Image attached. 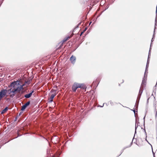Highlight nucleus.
Returning <instances> with one entry per match:
<instances>
[{"mask_svg":"<svg viewBox=\"0 0 157 157\" xmlns=\"http://www.w3.org/2000/svg\"><path fill=\"white\" fill-rule=\"evenodd\" d=\"M19 82L17 81L16 82H12L10 86H9V87H11L10 88H12L13 89H17V90H18V93H20L21 90L23 89V86L24 85H21L20 86H19Z\"/></svg>","mask_w":157,"mask_h":157,"instance_id":"1","label":"nucleus"},{"mask_svg":"<svg viewBox=\"0 0 157 157\" xmlns=\"http://www.w3.org/2000/svg\"><path fill=\"white\" fill-rule=\"evenodd\" d=\"M78 88L85 89L86 88V86L83 83H79L76 82L74 83L72 87L73 91L75 92Z\"/></svg>","mask_w":157,"mask_h":157,"instance_id":"2","label":"nucleus"},{"mask_svg":"<svg viewBox=\"0 0 157 157\" xmlns=\"http://www.w3.org/2000/svg\"><path fill=\"white\" fill-rule=\"evenodd\" d=\"M17 89H13L12 88H10L8 90H6V93L10 95V96L12 98H13L16 94V92H18V90H17Z\"/></svg>","mask_w":157,"mask_h":157,"instance_id":"3","label":"nucleus"},{"mask_svg":"<svg viewBox=\"0 0 157 157\" xmlns=\"http://www.w3.org/2000/svg\"><path fill=\"white\" fill-rule=\"evenodd\" d=\"M144 84V79H143L140 88L139 90L138 96L137 97V101H136V103H137L138 104L139 103V100L140 98L141 94L143 93V88H142V86H143Z\"/></svg>","mask_w":157,"mask_h":157,"instance_id":"4","label":"nucleus"},{"mask_svg":"<svg viewBox=\"0 0 157 157\" xmlns=\"http://www.w3.org/2000/svg\"><path fill=\"white\" fill-rule=\"evenodd\" d=\"M6 94V89H3L0 91V101Z\"/></svg>","mask_w":157,"mask_h":157,"instance_id":"5","label":"nucleus"},{"mask_svg":"<svg viewBox=\"0 0 157 157\" xmlns=\"http://www.w3.org/2000/svg\"><path fill=\"white\" fill-rule=\"evenodd\" d=\"M76 60V57L73 55H72L70 59V60L71 63L73 64H74L75 63Z\"/></svg>","mask_w":157,"mask_h":157,"instance_id":"6","label":"nucleus"},{"mask_svg":"<svg viewBox=\"0 0 157 157\" xmlns=\"http://www.w3.org/2000/svg\"><path fill=\"white\" fill-rule=\"evenodd\" d=\"M51 92L53 93V94L51 95L50 97V99L52 100L56 94V91L55 90H52L51 91Z\"/></svg>","mask_w":157,"mask_h":157,"instance_id":"7","label":"nucleus"},{"mask_svg":"<svg viewBox=\"0 0 157 157\" xmlns=\"http://www.w3.org/2000/svg\"><path fill=\"white\" fill-rule=\"evenodd\" d=\"M30 101H29L26 102L25 104L22 106L21 110L22 111L24 110L26 107L30 104Z\"/></svg>","mask_w":157,"mask_h":157,"instance_id":"8","label":"nucleus"},{"mask_svg":"<svg viewBox=\"0 0 157 157\" xmlns=\"http://www.w3.org/2000/svg\"><path fill=\"white\" fill-rule=\"evenodd\" d=\"M31 96H32V95H31V93H29V94H26L24 96V97L25 98H29Z\"/></svg>","mask_w":157,"mask_h":157,"instance_id":"9","label":"nucleus"},{"mask_svg":"<svg viewBox=\"0 0 157 157\" xmlns=\"http://www.w3.org/2000/svg\"><path fill=\"white\" fill-rule=\"evenodd\" d=\"M70 38V37L68 36L67 37L65 38L63 40V42H65L67 41V40H69Z\"/></svg>","mask_w":157,"mask_h":157,"instance_id":"10","label":"nucleus"},{"mask_svg":"<svg viewBox=\"0 0 157 157\" xmlns=\"http://www.w3.org/2000/svg\"><path fill=\"white\" fill-rule=\"evenodd\" d=\"M157 18H155V28H154V33L155 32V29H156V26L157 25Z\"/></svg>","mask_w":157,"mask_h":157,"instance_id":"11","label":"nucleus"},{"mask_svg":"<svg viewBox=\"0 0 157 157\" xmlns=\"http://www.w3.org/2000/svg\"><path fill=\"white\" fill-rule=\"evenodd\" d=\"M7 110V108H6L4 109H3L2 112V113H5Z\"/></svg>","mask_w":157,"mask_h":157,"instance_id":"12","label":"nucleus"},{"mask_svg":"<svg viewBox=\"0 0 157 157\" xmlns=\"http://www.w3.org/2000/svg\"><path fill=\"white\" fill-rule=\"evenodd\" d=\"M149 58H148V59H147V65H146V68H147L148 67V65L149 63Z\"/></svg>","mask_w":157,"mask_h":157,"instance_id":"13","label":"nucleus"},{"mask_svg":"<svg viewBox=\"0 0 157 157\" xmlns=\"http://www.w3.org/2000/svg\"><path fill=\"white\" fill-rule=\"evenodd\" d=\"M109 103L111 105H113V102L111 101H109Z\"/></svg>","mask_w":157,"mask_h":157,"instance_id":"14","label":"nucleus"},{"mask_svg":"<svg viewBox=\"0 0 157 157\" xmlns=\"http://www.w3.org/2000/svg\"><path fill=\"white\" fill-rule=\"evenodd\" d=\"M151 44L150 47H151ZM150 49H151V48H150V50H149V55H148V58H149V57L150 53L151 52Z\"/></svg>","mask_w":157,"mask_h":157,"instance_id":"15","label":"nucleus"},{"mask_svg":"<svg viewBox=\"0 0 157 157\" xmlns=\"http://www.w3.org/2000/svg\"><path fill=\"white\" fill-rule=\"evenodd\" d=\"M137 127V126H136V125H135V134L136 133V128Z\"/></svg>","mask_w":157,"mask_h":157,"instance_id":"16","label":"nucleus"},{"mask_svg":"<svg viewBox=\"0 0 157 157\" xmlns=\"http://www.w3.org/2000/svg\"><path fill=\"white\" fill-rule=\"evenodd\" d=\"M87 28H85V29H84V31L83 32H85L87 30Z\"/></svg>","mask_w":157,"mask_h":157,"instance_id":"17","label":"nucleus"},{"mask_svg":"<svg viewBox=\"0 0 157 157\" xmlns=\"http://www.w3.org/2000/svg\"><path fill=\"white\" fill-rule=\"evenodd\" d=\"M33 92H34V90H33L31 91V92L30 93H31V95H32V94L33 93Z\"/></svg>","mask_w":157,"mask_h":157,"instance_id":"18","label":"nucleus"},{"mask_svg":"<svg viewBox=\"0 0 157 157\" xmlns=\"http://www.w3.org/2000/svg\"><path fill=\"white\" fill-rule=\"evenodd\" d=\"M22 113V112H20L19 114V116H20Z\"/></svg>","mask_w":157,"mask_h":157,"instance_id":"19","label":"nucleus"},{"mask_svg":"<svg viewBox=\"0 0 157 157\" xmlns=\"http://www.w3.org/2000/svg\"><path fill=\"white\" fill-rule=\"evenodd\" d=\"M83 33H84V32H82L81 33V34H80V36H81L82 35V34Z\"/></svg>","mask_w":157,"mask_h":157,"instance_id":"20","label":"nucleus"},{"mask_svg":"<svg viewBox=\"0 0 157 157\" xmlns=\"http://www.w3.org/2000/svg\"><path fill=\"white\" fill-rule=\"evenodd\" d=\"M53 101V99L52 100V99H51V100L49 101V102H52Z\"/></svg>","mask_w":157,"mask_h":157,"instance_id":"21","label":"nucleus"},{"mask_svg":"<svg viewBox=\"0 0 157 157\" xmlns=\"http://www.w3.org/2000/svg\"><path fill=\"white\" fill-rule=\"evenodd\" d=\"M153 37H154V36H153V38H152V39L151 40V41H152L154 40V39H153Z\"/></svg>","mask_w":157,"mask_h":157,"instance_id":"22","label":"nucleus"},{"mask_svg":"<svg viewBox=\"0 0 157 157\" xmlns=\"http://www.w3.org/2000/svg\"><path fill=\"white\" fill-rule=\"evenodd\" d=\"M133 111L134 112V113H135V110L134 109L133 110Z\"/></svg>","mask_w":157,"mask_h":157,"instance_id":"23","label":"nucleus"},{"mask_svg":"<svg viewBox=\"0 0 157 157\" xmlns=\"http://www.w3.org/2000/svg\"><path fill=\"white\" fill-rule=\"evenodd\" d=\"M105 104V103H104V104H103V105H102H102H101V106H100V107H103V106Z\"/></svg>","mask_w":157,"mask_h":157,"instance_id":"24","label":"nucleus"},{"mask_svg":"<svg viewBox=\"0 0 157 157\" xmlns=\"http://www.w3.org/2000/svg\"><path fill=\"white\" fill-rule=\"evenodd\" d=\"M155 18H157V12H156V15Z\"/></svg>","mask_w":157,"mask_h":157,"instance_id":"25","label":"nucleus"},{"mask_svg":"<svg viewBox=\"0 0 157 157\" xmlns=\"http://www.w3.org/2000/svg\"><path fill=\"white\" fill-rule=\"evenodd\" d=\"M17 117H16L14 120V121H16L17 120Z\"/></svg>","mask_w":157,"mask_h":157,"instance_id":"26","label":"nucleus"},{"mask_svg":"<svg viewBox=\"0 0 157 157\" xmlns=\"http://www.w3.org/2000/svg\"><path fill=\"white\" fill-rule=\"evenodd\" d=\"M149 98H148V99H147V103H148V100L149 99Z\"/></svg>","mask_w":157,"mask_h":157,"instance_id":"27","label":"nucleus"},{"mask_svg":"<svg viewBox=\"0 0 157 157\" xmlns=\"http://www.w3.org/2000/svg\"><path fill=\"white\" fill-rule=\"evenodd\" d=\"M145 116H144V122H145Z\"/></svg>","mask_w":157,"mask_h":157,"instance_id":"28","label":"nucleus"},{"mask_svg":"<svg viewBox=\"0 0 157 157\" xmlns=\"http://www.w3.org/2000/svg\"><path fill=\"white\" fill-rule=\"evenodd\" d=\"M61 154V152H60V153H59V155H60V154Z\"/></svg>","mask_w":157,"mask_h":157,"instance_id":"29","label":"nucleus"},{"mask_svg":"<svg viewBox=\"0 0 157 157\" xmlns=\"http://www.w3.org/2000/svg\"><path fill=\"white\" fill-rule=\"evenodd\" d=\"M145 134H146V135H147V133H146V131H145ZM147 137V136H146V137Z\"/></svg>","mask_w":157,"mask_h":157,"instance_id":"30","label":"nucleus"},{"mask_svg":"<svg viewBox=\"0 0 157 157\" xmlns=\"http://www.w3.org/2000/svg\"><path fill=\"white\" fill-rule=\"evenodd\" d=\"M104 2V1H101V3L102 2Z\"/></svg>","mask_w":157,"mask_h":157,"instance_id":"31","label":"nucleus"},{"mask_svg":"<svg viewBox=\"0 0 157 157\" xmlns=\"http://www.w3.org/2000/svg\"><path fill=\"white\" fill-rule=\"evenodd\" d=\"M91 22H90V24H89V25H90V24H91Z\"/></svg>","mask_w":157,"mask_h":157,"instance_id":"32","label":"nucleus"},{"mask_svg":"<svg viewBox=\"0 0 157 157\" xmlns=\"http://www.w3.org/2000/svg\"><path fill=\"white\" fill-rule=\"evenodd\" d=\"M145 75H146V74H145H145H144V77L145 76Z\"/></svg>","mask_w":157,"mask_h":157,"instance_id":"33","label":"nucleus"},{"mask_svg":"<svg viewBox=\"0 0 157 157\" xmlns=\"http://www.w3.org/2000/svg\"><path fill=\"white\" fill-rule=\"evenodd\" d=\"M145 140H146V141L147 142V139H146Z\"/></svg>","mask_w":157,"mask_h":157,"instance_id":"34","label":"nucleus"},{"mask_svg":"<svg viewBox=\"0 0 157 157\" xmlns=\"http://www.w3.org/2000/svg\"><path fill=\"white\" fill-rule=\"evenodd\" d=\"M147 70V68H146V71H145V72H146V70Z\"/></svg>","mask_w":157,"mask_h":157,"instance_id":"35","label":"nucleus"},{"mask_svg":"<svg viewBox=\"0 0 157 157\" xmlns=\"http://www.w3.org/2000/svg\"><path fill=\"white\" fill-rule=\"evenodd\" d=\"M26 82V83H27V82Z\"/></svg>","mask_w":157,"mask_h":157,"instance_id":"36","label":"nucleus"},{"mask_svg":"<svg viewBox=\"0 0 157 157\" xmlns=\"http://www.w3.org/2000/svg\"><path fill=\"white\" fill-rule=\"evenodd\" d=\"M55 157V156H53V157Z\"/></svg>","mask_w":157,"mask_h":157,"instance_id":"37","label":"nucleus"},{"mask_svg":"<svg viewBox=\"0 0 157 157\" xmlns=\"http://www.w3.org/2000/svg\"><path fill=\"white\" fill-rule=\"evenodd\" d=\"M58 157H59V156H58Z\"/></svg>","mask_w":157,"mask_h":157,"instance_id":"38","label":"nucleus"}]
</instances>
